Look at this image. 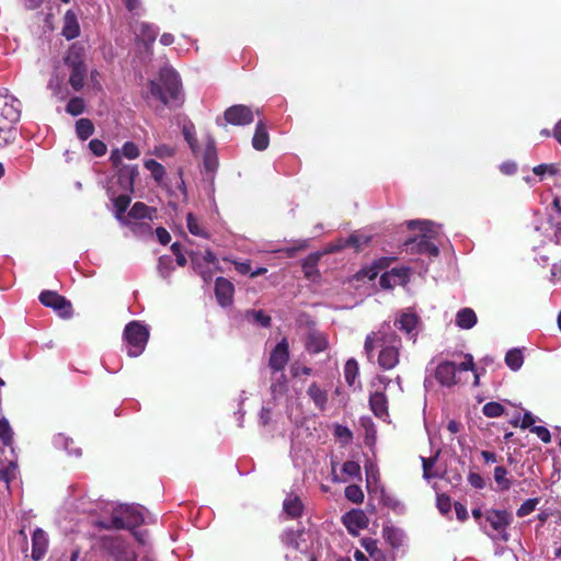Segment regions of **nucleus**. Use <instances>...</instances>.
Instances as JSON below:
<instances>
[{
  "label": "nucleus",
  "mask_w": 561,
  "mask_h": 561,
  "mask_svg": "<svg viewBox=\"0 0 561 561\" xmlns=\"http://www.w3.org/2000/svg\"><path fill=\"white\" fill-rule=\"evenodd\" d=\"M150 95L167 106L182 103L181 79L172 68H161L158 78L149 81Z\"/></svg>",
  "instance_id": "obj_1"
},
{
  "label": "nucleus",
  "mask_w": 561,
  "mask_h": 561,
  "mask_svg": "<svg viewBox=\"0 0 561 561\" xmlns=\"http://www.w3.org/2000/svg\"><path fill=\"white\" fill-rule=\"evenodd\" d=\"M19 118L20 101L13 96H0V148L15 140Z\"/></svg>",
  "instance_id": "obj_2"
},
{
  "label": "nucleus",
  "mask_w": 561,
  "mask_h": 561,
  "mask_svg": "<svg viewBox=\"0 0 561 561\" xmlns=\"http://www.w3.org/2000/svg\"><path fill=\"white\" fill-rule=\"evenodd\" d=\"M409 229L419 228L422 231L420 238H410L405 240L404 245L410 254H427L430 256L439 255V248L431 242L427 232L432 230L431 221H422V219H410L407 222Z\"/></svg>",
  "instance_id": "obj_3"
},
{
  "label": "nucleus",
  "mask_w": 561,
  "mask_h": 561,
  "mask_svg": "<svg viewBox=\"0 0 561 561\" xmlns=\"http://www.w3.org/2000/svg\"><path fill=\"white\" fill-rule=\"evenodd\" d=\"M150 333L146 324L131 320L124 330V340L128 345V355L136 357L145 352Z\"/></svg>",
  "instance_id": "obj_4"
},
{
  "label": "nucleus",
  "mask_w": 561,
  "mask_h": 561,
  "mask_svg": "<svg viewBox=\"0 0 561 561\" xmlns=\"http://www.w3.org/2000/svg\"><path fill=\"white\" fill-rule=\"evenodd\" d=\"M380 345L379 366L383 369L397 367L400 362L401 337L394 331H389L381 335Z\"/></svg>",
  "instance_id": "obj_5"
},
{
  "label": "nucleus",
  "mask_w": 561,
  "mask_h": 561,
  "mask_svg": "<svg viewBox=\"0 0 561 561\" xmlns=\"http://www.w3.org/2000/svg\"><path fill=\"white\" fill-rule=\"evenodd\" d=\"M484 520L490 523L491 527L494 530V535L489 533V536L493 538H501L502 540H508L507 527L512 522V514L505 510H489L484 514ZM484 531H486L485 526H483Z\"/></svg>",
  "instance_id": "obj_6"
},
{
  "label": "nucleus",
  "mask_w": 561,
  "mask_h": 561,
  "mask_svg": "<svg viewBox=\"0 0 561 561\" xmlns=\"http://www.w3.org/2000/svg\"><path fill=\"white\" fill-rule=\"evenodd\" d=\"M39 302L53 308L61 318L69 319L72 316L71 301L57 291L44 290L39 293Z\"/></svg>",
  "instance_id": "obj_7"
},
{
  "label": "nucleus",
  "mask_w": 561,
  "mask_h": 561,
  "mask_svg": "<svg viewBox=\"0 0 561 561\" xmlns=\"http://www.w3.org/2000/svg\"><path fill=\"white\" fill-rule=\"evenodd\" d=\"M142 522V514L130 505L121 506L112 516V525L115 528H135Z\"/></svg>",
  "instance_id": "obj_8"
},
{
  "label": "nucleus",
  "mask_w": 561,
  "mask_h": 561,
  "mask_svg": "<svg viewBox=\"0 0 561 561\" xmlns=\"http://www.w3.org/2000/svg\"><path fill=\"white\" fill-rule=\"evenodd\" d=\"M434 377L443 387L451 388L460 383V377H457V365L451 360H444L437 364Z\"/></svg>",
  "instance_id": "obj_9"
},
{
  "label": "nucleus",
  "mask_w": 561,
  "mask_h": 561,
  "mask_svg": "<svg viewBox=\"0 0 561 561\" xmlns=\"http://www.w3.org/2000/svg\"><path fill=\"white\" fill-rule=\"evenodd\" d=\"M289 358V344L286 339H283L273 347L268 357V367L273 371H283Z\"/></svg>",
  "instance_id": "obj_10"
},
{
  "label": "nucleus",
  "mask_w": 561,
  "mask_h": 561,
  "mask_svg": "<svg viewBox=\"0 0 561 561\" xmlns=\"http://www.w3.org/2000/svg\"><path fill=\"white\" fill-rule=\"evenodd\" d=\"M225 121L234 126H242V124H250L253 122V111L248 105H231L224 113Z\"/></svg>",
  "instance_id": "obj_11"
},
{
  "label": "nucleus",
  "mask_w": 561,
  "mask_h": 561,
  "mask_svg": "<svg viewBox=\"0 0 561 561\" xmlns=\"http://www.w3.org/2000/svg\"><path fill=\"white\" fill-rule=\"evenodd\" d=\"M236 287L227 277L219 276L215 280V296L221 306H229L233 302Z\"/></svg>",
  "instance_id": "obj_12"
},
{
  "label": "nucleus",
  "mask_w": 561,
  "mask_h": 561,
  "mask_svg": "<svg viewBox=\"0 0 561 561\" xmlns=\"http://www.w3.org/2000/svg\"><path fill=\"white\" fill-rule=\"evenodd\" d=\"M66 62L70 67L69 83L72 89H75L76 91H80L81 89H83L84 79L88 73V68L82 61V59L67 58Z\"/></svg>",
  "instance_id": "obj_13"
},
{
  "label": "nucleus",
  "mask_w": 561,
  "mask_h": 561,
  "mask_svg": "<svg viewBox=\"0 0 561 561\" xmlns=\"http://www.w3.org/2000/svg\"><path fill=\"white\" fill-rule=\"evenodd\" d=\"M342 520L347 531L353 536H356L359 529L366 528L368 526L367 515H365L364 512L360 510L348 511L342 517Z\"/></svg>",
  "instance_id": "obj_14"
},
{
  "label": "nucleus",
  "mask_w": 561,
  "mask_h": 561,
  "mask_svg": "<svg viewBox=\"0 0 561 561\" xmlns=\"http://www.w3.org/2000/svg\"><path fill=\"white\" fill-rule=\"evenodd\" d=\"M48 547L49 539L46 531L41 527H36L32 534V559L36 561L43 559Z\"/></svg>",
  "instance_id": "obj_15"
},
{
  "label": "nucleus",
  "mask_w": 561,
  "mask_h": 561,
  "mask_svg": "<svg viewBox=\"0 0 561 561\" xmlns=\"http://www.w3.org/2000/svg\"><path fill=\"white\" fill-rule=\"evenodd\" d=\"M337 462L332 461V477L334 481H346L348 479L360 478L359 463L353 460L345 461L341 468V474L336 473Z\"/></svg>",
  "instance_id": "obj_16"
},
{
  "label": "nucleus",
  "mask_w": 561,
  "mask_h": 561,
  "mask_svg": "<svg viewBox=\"0 0 561 561\" xmlns=\"http://www.w3.org/2000/svg\"><path fill=\"white\" fill-rule=\"evenodd\" d=\"M369 405L376 416H389V400L383 391H375L370 393Z\"/></svg>",
  "instance_id": "obj_17"
},
{
  "label": "nucleus",
  "mask_w": 561,
  "mask_h": 561,
  "mask_svg": "<svg viewBox=\"0 0 561 561\" xmlns=\"http://www.w3.org/2000/svg\"><path fill=\"white\" fill-rule=\"evenodd\" d=\"M307 393L318 410H327L329 403V392L327 389L321 388L317 382H311L307 388Z\"/></svg>",
  "instance_id": "obj_18"
},
{
  "label": "nucleus",
  "mask_w": 561,
  "mask_h": 561,
  "mask_svg": "<svg viewBox=\"0 0 561 561\" xmlns=\"http://www.w3.org/2000/svg\"><path fill=\"white\" fill-rule=\"evenodd\" d=\"M139 175V170L136 165H122L117 172V179L121 186L129 192L134 191L136 176Z\"/></svg>",
  "instance_id": "obj_19"
},
{
  "label": "nucleus",
  "mask_w": 561,
  "mask_h": 561,
  "mask_svg": "<svg viewBox=\"0 0 561 561\" xmlns=\"http://www.w3.org/2000/svg\"><path fill=\"white\" fill-rule=\"evenodd\" d=\"M79 33L80 24L76 13L71 10L66 11L61 35H64L68 41H71V38L78 37Z\"/></svg>",
  "instance_id": "obj_20"
},
{
  "label": "nucleus",
  "mask_w": 561,
  "mask_h": 561,
  "mask_svg": "<svg viewBox=\"0 0 561 561\" xmlns=\"http://www.w3.org/2000/svg\"><path fill=\"white\" fill-rule=\"evenodd\" d=\"M270 145V134L264 122H257L255 133L252 137V147L256 150H264Z\"/></svg>",
  "instance_id": "obj_21"
},
{
  "label": "nucleus",
  "mask_w": 561,
  "mask_h": 561,
  "mask_svg": "<svg viewBox=\"0 0 561 561\" xmlns=\"http://www.w3.org/2000/svg\"><path fill=\"white\" fill-rule=\"evenodd\" d=\"M477 323V313L472 308H462L456 313V324L460 329L469 330L472 329Z\"/></svg>",
  "instance_id": "obj_22"
},
{
  "label": "nucleus",
  "mask_w": 561,
  "mask_h": 561,
  "mask_svg": "<svg viewBox=\"0 0 561 561\" xmlns=\"http://www.w3.org/2000/svg\"><path fill=\"white\" fill-rule=\"evenodd\" d=\"M383 539L391 545L392 548H400L403 543V531L394 526H383Z\"/></svg>",
  "instance_id": "obj_23"
},
{
  "label": "nucleus",
  "mask_w": 561,
  "mask_h": 561,
  "mask_svg": "<svg viewBox=\"0 0 561 561\" xmlns=\"http://www.w3.org/2000/svg\"><path fill=\"white\" fill-rule=\"evenodd\" d=\"M243 319L261 327H270L272 323L270 314L262 311V309H247L243 312Z\"/></svg>",
  "instance_id": "obj_24"
},
{
  "label": "nucleus",
  "mask_w": 561,
  "mask_h": 561,
  "mask_svg": "<svg viewBox=\"0 0 561 561\" xmlns=\"http://www.w3.org/2000/svg\"><path fill=\"white\" fill-rule=\"evenodd\" d=\"M417 323H419L417 314L404 312V313L400 314V318H399V320H397L396 325L398 329L404 331L407 334H413Z\"/></svg>",
  "instance_id": "obj_25"
},
{
  "label": "nucleus",
  "mask_w": 561,
  "mask_h": 561,
  "mask_svg": "<svg viewBox=\"0 0 561 561\" xmlns=\"http://www.w3.org/2000/svg\"><path fill=\"white\" fill-rule=\"evenodd\" d=\"M135 32L138 39L142 41L146 46H150V44L156 42V37L158 36L156 26L146 24V22H142Z\"/></svg>",
  "instance_id": "obj_26"
},
{
  "label": "nucleus",
  "mask_w": 561,
  "mask_h": 561,
  "mask_svg": "<svg viewBox=\"0 0 561 561\" xmlns=\"http://www.w3.org/2000/svg\"><path fill=\"white\" fill-rule=\"evenodd\" d=\"M54 443L56 446L64 447L65 451L69 455H80L82 453L81 448L77 446L75 440L64 434L56 435L54 437Z\"/></svg>",
  "instance_id": "obj_27"
},
{
  "label": "nucleus",
  "mask_w": 561,
  "mask_h": 561,
  "mask_svg": "<svg viewBox=\"0 0 561 561\" xmlns=\"http://www.w3.org/2000/svg\"><path fill=\"white\" fill-rule=\"evenodd\" d=\"M94 131L95 127L92 121L88 119V117H81L76 122V133L82 141H85V139L91 137Z\"/></svg>",
  "instance_id": "obj_28"
},
{
  "label": "nucleus",
  "mask_w": 561,
  "mask_h": 561,
  "mask_svg": "<svg viewBox=\"0 0 561 561\" xmlns=\"http://www.w3.org/2000/svg\"><path fill=\"white\" fill-rule=\"evenodd\" d=\"M362 547L366 549L370 558L375 559L376 561H380L381 559H385V554L378 547V541L375 538L371 537H364L360 539Z\"/></svg>",
  "instance_id": "obj_29"
},
{
  "label": "nucleus",
  "mask_w": 561,
  "mask_h": 561,
  "mask_svg": "<svg viewBox=\"0 0 561 561\" xmlns=\"http://www.w3.org/2000/svg\"><path fill=\"white\" fill-rule=\"evenodd\" d=\"M505 364L513 371H517L524 364V354L519 348H513L506 352L505 354Z\"/></svg>",
  "instance_id": "obj_30"
},
{
  "label": "nucleus",
  "mask_w": 561,
  "mask_h": 561,
  "mask_svg": "<svg viewBox=\"0 0 561 561\" xmlns=\"http://www.w3.org/2000/svg\"><path fill=\"white\" fill-rule=\"evenodd\" d=\"M284 511L290 517H299L304 512V504L297 495L284 501Z\"/></svg>",
  "instance_id": "obj_31"
},
{
  "label": "nucleus",
  "mask_w": 561,
  "mask_h": 561,
  "mask_svg": "<svg viewBox=\"0 0 561 561\" xmlns=\"http://www.w3.org/2000/svg\"><path fill=\"white\" fill-rule=\"evenodd\" d=\"M328 340L321 334H311L308 336L307 351L310 353H320L327 350Z\"/></svg>",
  "instance_id": "obj_32"
},
{
  "label": "nucleus",
  "mask_w": 561,
  "mask_h": 561,
  "mask_svg": "<svg viewBox=\"0 0 561 561\" xmlns=\"http://www.w3.org/2000/svg\"><path fill=\"white\" fill-rule=\"evenodd\" d=\"M360 424L365 430L364 442L366 446L374 447L376 444V425L371 419H362Z\"/></svg>",
  "instance_id": "obj_33"
},
{
  "label": "nucleus",
  "mask_w": 561,
  "mask_h": 561,
  "mask_svg": "<svg viewBox=\"0 0 561 561\" xmlns=\"http://www.w3.org/2000/svg\"><path fill=\"white\" fill-rule=\"evenodd\" d=\"M145 168L149 170L156 182L161 183L165 175V169L163 164L157 162L156 159H148L145 161Z\"/></svg>",
  "instance_id": "obj_34"
},
{
  "label": "nucleus",
  "mask_w": 561,
  "mask_h": 561,
  "mask_svg": "<svg viewBox=\"0 0 561 561\" xmlns=\"http://www.w3.org/2000/svg\"><path fill=\"white\" fill-rule=\"evenodd\" d=\"M204 165L207 171H215L218 165L215 144L213 142L207 145L206 150L204 152Z\"/></svg>",
  "instance_id": "obj_35"
},
{
  "label": "nucleus",
  "mask_w": 561,
  "mask_h": 561,
  "mask_svg": "<svg viewBox=\"0 0 561 561\" xmlns=\"http://www.w3.org/2000/svg\"><path fill=\"white\" fill-rule=\"evenodd\" d=\"M370 241L371 237L358 232H353L347 237L348 247H352L356 251L363 250L364 245H367Z\"/></svg>",
  "instance_id": "obj_36"
},
{
  "label": "nucleus",
  "mask_w": 561,
  "mask_h": 561,
  "mask_svg": "<svg viewBox=\"0 0 561 561\" xmlns=\"http://www.w3.org/2000/svg\"><path fill=\"white\" fill-rule=\"evenodd\" d=\"M0 438L4 446L11 447V453H13L12 440H13V432L12 426L10 425L7 419H0Z\"/></svg>",
  "instance_id": "obj_37"
},
{
  "label": "nucleus",
  "mask_w": 561,
  "mask_h": 561,
  "mask_svg": "<svg viewBox=\"0 0 561 561\" xmlns=\"http://www.w3.org/2000/svg\"><path fill=\"white\" fill-rule=\"evenodd\" d=\"M84 110L85 103L82 96H72L66 105V112L72 116L81 115V113H83Z\"/></svg>",
  "instance_id": "obj_38"
},
{
  "label": "nucleus",
  "mask_w": 561,
  "mask_h": 561,
  "mask_svg": "<svg viewBox=\"0 0 561 561\" xmlns=\"http://www.w3.org/2000/svg\"><path fill=\"white\" fill-rule=\"evenodd\" d=\"M128 216L134 219H144L150 217V207L144 202H136L133 204Z\"/></svg>",
  "instance_id": "obj_39"
},
{
  "label": "nucleus",
  "mask_w": 561,
  "mask_h": 561,
  "mask_svg": "<svg viewBox=\"0 0 561 561\" xmlns=\"http://www.w3.org/2000/svg\"><path fill=\"white\" fill-rule=\"evenodd\" d=\"M358 362L355 359H348L345 362L344 376L350 387H353L356 377L358 376Z\"/></svg>",
  "instance_id": "obj_40"
},
{
  "label": "nucleus",
  "mask_w": 561,
  "mask_h": 561,
  "mask_svg": "<svg viewBox=\"0 0 561 561\" xmlns=\"http://www.w3.org/2000/svg\"><path fill=\"white\" fill-rule=\"evenodd\" d=\"M321 254L320 253H311L307 255L302 262V271L305 272V275L307 277H311L319 261H320Z\"/></svg>",
  "instance_id": "obj_41"
},
{
  "label": "nucleus",
  "mask_w": 561,
  "mask_h": 561,
  "mask_svg": "<svg viewBox=\"0 0 561 561\" xmlns=\"http://www.w3.org/2000/svg\"><path fill=\"white\" fill-rule=\"evenodd\" d=\"M174 271L171 255H161L158 260V272L162 277H168Z\"/></svg>",
  "instance_id": "obj_42"
},
{
  "label": "nucleus",
  "mask_w": 561,
  "mask_h": 561,
  "mask_svg": "<svg viewBox=\"0 0 561 561\" xmlns=\"http://www.w3.org/2000/svg\"><path fill=\"white\" fill-rule=\"evenodd\" d=\"M130 195L122 194L113 199V205L116 211V218H122L130 204Z\"/></svg>",
  "instance_id": "obj_43"
},
{
  "label": "nucleus",
  "mask_w": 561,
  "mask_h": 561,
  "mask_svg": "<svg viewBox=\"0 0 561 561\" xmlns=\"http://www.w3.org/2000/svg\"><path fill=\"white\" fill-rule=\"evenodd\" d=\"M345 499L353 503H362L364 493L358 484H348L345 488Z\"/></svg>",
  "instance_id": "obj_44"
},
{
  "label": "nucleus",
  "mask_w": 561,
  "mask_h": 561,
  "mask_svg": "<svg viewBox=\"0 0 561 561\" xmlns=\"http://www.w3.org/2000/svg\"><path fill=\"white\" fill-rule=\"evenodd\" d=\"M382 260L377 261L374 265L363 268L357 272V278L367 277L369 280H375L378 276L380 267H383Z\"/></svg>",
  "instance_id": "obj_45"
},
{
  "label": "nucleus",
  "mask_w": 561,
  "mask_h": 561,
  "mask_svg": "<svg viewBox=\"0 0 561 561\" xmlns=\"http://www.w3.org/2000/svg\"><path fill=\"white\" fill-rule=\"evenodd\" d=\"M494 480L501 490H507L511 486V482L507 479V469L497 466L494 469Z\"/></svg>",
  "instance_id": "obj_46"
},
{
  "label": "nucleus",
  "mask_w": 561,
  "mask_h": 561,
  "mask_svg": "<svg viewBox=\"0 0 561 561\" xmlns=\"http://www.w3.org/2000/svg\"><path fill=\"white\" fill-rule=\"evenodd\" d=\"M333 434L342 444H348L353 438L352 431L347 428V426L341 424L334 425Z\"/></svg>",
  "instance_id": "obj_47"
},
{
  "label": "nucleus",
  "mask_w": 561,
  "mask_h": 561,
  "mask_svg": "<svg viewBox=\"0 0 561 561\" xmlns=\"http://www.w3.org/2000/svg\"><path fill=\"white\" fill-rule=\"evenodd\" d=\"M187 228L191 233L196 236H203L207 238V233L203 227H201L198 219L194 217L193 213H188L186 217Z\"/></svg>",
  "instance_id": "obj_48"
},
{
  "label": "nucleus",
  "mask_w": 561,
  "mask_h": 561,
  "mask_svg": "<svg viewBox=\"0 0 561 561\" xmlns=\"http://www.w3.org/2000/svg\"><path fill=\"white\" fill-rule=\"evenodd\" d=\"M482 412L489 417H494L504 413V407L499 402H489L483 405Z\"/></svg>",
  "instance_id": "obj_49"
},
{
  "label": "nucleus",
  "mask_w": 561,
  "mask_h": 561,
  "mask_svg": "<svg viewBox=\"0 0 561 561\" xmlns=\"http://www.w3.org/2000/svg\"><path fill=\"white\" fill-rule=\"evenodd\" d=\"M382 334L383 333H381V331H379V333H370V334L366 335V340L364 343V350L368 356L373 355V352L375 351V347H376V342H380Z\"/></svg>",
  "instance_id": "obj_50"
},
{
  "label": "nucleus",
  "mask_w": 561,
  "mask_h": 561,
  "mask_svg": "<svg viewBox=\"0 0 561 561\" xmlns=\"http://www.w3.org/2000/svg\"><path fill=\"white\" fill-rule=\"evenodd\" d=\"M539 499H527L517 510V516L524 517L530 515L537 507Z\"/></svg>",
  "instance_id": "obj_51"
},
{
  "label": "nucleus",
  "mask_w": 561,
  "mask_h": 561,
  "mask_svg": "<svg viewBox=\"0 0 561 561\" xmlns=\"http://www.w3.org/2000/svg\"><path fill=\"white\" fill-rule=\"evenodd\" d=\"M437 508L439 512L443 513V515H447L448 512L451 511L453 507V501L449 495L447 494H437Z\"/></svg>",
  "instance_id": "obj_52"
},
{
  "label": "nucleus",
  "mask_w": 561,
  "mask_h": 561,
  "mask_svg": "<svg viewBox=\"0 0 561 561\" xmlns=\"http://www.w3.org/2000/svg\"><path fill=\"white\" fill-rule=\"evenodd\" d=\"M183 134L190 145L191 150L196 153L198 150V140L195 137L194 126H184Z\"/></svg>",
  "instance_id": "obj_53"
},
{
  "label": "nucleus",
  "mask_w": 561,
  "mask_h": 561,
  "mask_svg": "<svg viewBox=\"0 0 561 561\" xmlns=\"http://www.w3.org/2000/svg\"><path fill=\"white\" fill-rule=\"evenodd\" d=\"M286 391H287V379H286L285 375H282L276 380V382L272 383L271 392H272L273 397L276 398V396H282V394L286 393Z\"/></svg>",
  "instance_id": "obj_54"
},
{
  "label": "nucleus",
  "mask_w": 561,
  "mask_h": 561,
  "mask_svg": "<svg viewBox=\"0 0 561 561\" xmlns=\"http://www.w3.org/2000/svg\"><path fill=\"white\" fill-rule=\"evenodd\" d=\"M139 147L133 141H127L122 147V154L127 159L139 158Z\"/></svg>",
  "instance_id": "obj_55"
},
{
  "label": "nucleus",
  "mask_w": 561,
  "mask_h": 561,
  "mask_svg": "<svg viewBox=\"0 0 561 561\" xmlns=\"http://www.w3.org/2000/svg\"><path fill=\"white\" fill-rule=\"evenodd\" d=\"M89 148L92 153L99 158L100 156H104L107 152V145L104 141L99 140V138H93L89 142Z\"/></svg>",
  "instance_id": "obj_56"
},
{
  "label": "nucleus",
  "mask_w": 561,
  "mask_h": 561,
  "mask_svg": "<svg viewBox=\"0 0 561 561\" xmlns=\"http://www.w3.org/2000/svg\"><path fill=\"white\" fill-rule=\"evenodd\" d=\"M16 461H11L7 468L0 469V480L7 484L14 478V471L16 469Z\"/></svg>",
  "instance_id": "obj_57"
},
{
  "label": "nucleus",
  "mask_w": 561,
  "mask_h": 561,
  "mask_svg": "<svg viewBox=\"0 0 561 561\" xmlns=\"http://www.w3.org/2000/svg\"><path fill=\"white\" fill-rule=\"evenodd\" d=\"M171 251L175 256V261H176L178 265L185 266L187 264V260L183 253L181 243H179V242L172 243Z\"/></svg>",
  "instance_id": "obj_58"
},
{
  "label": "nucleus",
  "mask_w": 561,
  "mask_h": 561,
  "mask_svg": "<svg viewBox=\"0 0 561 561\" xmlns=\"http://www.w3.org/2000/svg\"><path fill=\"white\" fill-rule=\"evenodd\" d=\"M534 173L536 175H545L546 172H548L549 174H556L558 169L556 168L554 164H547V163H541V164H537L534 169H533Z\"/></svg>",
  "instance_id": "obj_59"
},
{
  "label": "nucleus",
  "mask_w": 561,
  "mask_h": 561,
  "mask_svg": "<svg viewBox=\"0 0 561 561\" xmlns=\"http://www.w3.org/2000/svg\"><path fill=\"white\" fill-rule=\"evenodd\" d=\"M531 432H534L540 438V440H542L545 443H549L551 440L550 432L548 428H546V426H542V425L531 426Z\"/></svg>",
  "instance_id": "obj_60"
},
{
  "label": "nucleus",
  "mask_w": 561,
  "mask_h": 561,
  "mask_svg": "<svg viewBox=\"0 0 561 561\" xmlns=\"http://www.w3.org/2000/svg\"><path fill=\"white\" fill-rule=\"evenodd\" d=\"M474 368H476V365H474V362H473V356L472 355H466V360L465 362H461L459 363V365H457V373H461V371H474Z\"/></svg>",
  "instance_id": "obj_61"
},
{
  "label": "nucleus",
  "mask_w": 561,
  "mask_h": 561,
  "mask_svg": "<svg viewBox=\"0 0 561 561\" xmlns=\"http://www.w3.org/2000/svg\"><path fill=\"white\" fill-rule=\"evenodd\" d=\"M348 247L347 238H340L336 240H333L332 243L329 244V253H335V251H340L343 249H346Z\"/></svg>",
  "instance_id": "obj_62"
},
{
  "label": "nucleus",
  "mask_w": 561,
  "mask_h": 561,
  "mask_svg": "<svg viewBox=\"0 0 561 561\" xmlns=\"http://www.w3.org/2000/svg\"><path fill=\"white\" fill-rule=\"evenodd\" d=\"M436 459L437 458H434V457H423V458H421V460L423 462V473H424V478L425 479H430L431 476H433L431 473V468L434 467Z\"/></svg>",
  "instance_id": "obj_63"
},
{
  "label": "nucleus",
  "mask_w": 561,
  "mask_h": 561,
  "mask_svg": "<svg viewBox=\"0 0 561 561\" xmlns=\"http://www.w3.org/2000/svg\"><path fill=\"white\" fill-rule=\"evenodd\" d=\"M380 501L383 504V506H387L389 510L392 511H396L400 505V502L397 499H393L392 495L386 493L381 494Z\"/></svg>",
  "instance_id": "obj_64"
}]
</instances>
